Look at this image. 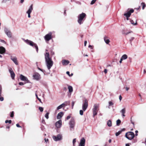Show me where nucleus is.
Instances as JSON below:
<instances>
[{"label":"nucleus","instance_id":"obj_7","mask_svg":"<svg viewBox=\"0 0 146 146\" xmlns=\"http://www.w3.org/2000/svg\"><path fill=\"white\" fill-rule=\"evenodd\" d=\"M52 33L50 32L48 34L44 36V38L46 42L48 41L52 38Z\"/></svg>","mask_w":146,"mask_h":146},{"label":"nucleus","instance_id":"obj_17","mask_svg":"<svg viewBox=\"0 0 146 146\" xmlns=\"http://www.w3.org/2000/svg\"><path fill=\"white\" fill-rule=\"evenodd\" d=\"M11 59L16 65H18V63L17 60V58L16 57L11 56Z\"/></svg>","mask_w":146,"mask_h":146},{"label":"nucleus","instance_id":"obj_41","mask_svg":"<svg viewBox=\"0 0 146 146\" xmlns=\"http://www.w3.org/2000/svg\"><path fill=\"white\" fill-rule=\"evenodd\" d=\"M130 33V32H127V33H124L123 32V34H124L125 35H128L129 33Z\"/></svg>","mask_w":146,"mask_h":146},{"label":"nucleus","instance_id":"obj_36","mask_svg":"<svg viewBox=\"0 0 146 146\" xmlns=\"http://www.w3.org/2000/svg\"><path fill=\"white\" fill-rule=\"evenodd\" d=\"M12 122L11 120H6L5 121V123H11Z\"/></svg>","mask_w":146,"mask_h":146},{"label":"nucleus","instance_id":"obj_47","mask_svg":"<svg viewBox=\"0 0 146 146\" xmlns=\"http://www.w3.org/2000/svg\"><path fill=\"white\" fill-rule=\"evenodd\" d=\"M16 126L18 127H21L20 126L19 124L17 123L16 124Z\"/></svg>","mask_w":146,"mask_h":146},{"label":"nucleus","instance_id":"obj_39","mask_svg":"<svg viewBox=\"0 0 146 146\" xmlns=\"http://www.w3.org/2000/svg\"><path fill=\"white\" fill-rule=\"evenodd\" d=\"M39 110L40 111L42 112L43 111V108H42L41 107H39Z\"/></svg>","mask_w":146,"mask_h":146},{"label":"nucleus","instance_id":"obj_59","mask_svg":"<svg viewBox=\"0 0 146 146\" xmlns=\"http://www.w3.org/2000/svg\"><path fill=\"white\" fill-rule=\"evenodd\" d=\"M125 146H129V144H126L125 145Z\"/></svg>","mask_w":146,"mask_h":146},{"label":"nucleus","instance_id":"obj_6","mask_svg":"<svg viewBox=\"0 0 146 146\" xmlns=\"http://www.w3.org/2000/svg\"><path fill=\"white\" fill-rule=\"evenodd\" d=\"M125 137L127 139L131 140L134 137V133L132 132H128L126 133Z\"/></svg>","mask_w":146,"mask_h":146},{"label":"nucleus","instance_id":"obj_40","mask_svg":"<svg viewBox=\"0 0 146 146\" xmlns=\"http://www.w3.org/2000/svg\"><path fill=\"white\" fill-rule=\"evenodd\" d=\"M45 142L47 143L48 142V139H46V138L44 139Z\"/></svg>","mask_w":146,"mask_h":146},{"label":"nucleus","instance_id":"obj_52","mask_svg":"<svg viewBox=\"0 0 146 146\" xmlns=\"http://www.w3.org/2000/svg\"><path fill=\"white\" fill-rule=\"evenodd\" d=\"M135 132L136 133V134H135V135L136 136H137V133H138V131H137V130H136L135 131Z\"/></svg>","mask_w":146,"mask_h":146},{"label":"nucleus","instance_id":"obj_5","mask_svg":"<svg viewBox=\"0 0 146 146\" xmlns=\"http://www.w3.org/2000/svg\"><path fill=\"white\" fill-rule=\"evenodd\" d=\"M99 108V105L98 104H95L94 105L92 109L93 115L94 117L97 114Z\"/></svg>","mask_w":146,"mask_h":146},{"label":"nucleus","instance_id":"obj_29","mask_svg":"<svg viewBox=\"0 0 146 146\" xmlns=\"http://www.w3.org/2000/svg\"><path fill=\"white\" fill-rule=\"evenodd\" d=\"M130 22L131 24L134 25H136L137 24L136 20H135V21H134L133 20H131L130 21Z\"/></svg>","mask_w":146,"mask_h":146},{"label":"nucleus","instance_id":"obj_38","mask_svg":"<svg viewBox=\"0 0 146 146\" xmlns=\"http://www.w3.org/2000/svg\"><path fill=\"white\" fill-rule=\"evenodd\" d=\"M96 0H92L91 3V5L93 4L96 2Z\"/></svg>","mask_w":146,"mask_h":146},{"label":"nucleus","instance_id":"obj_44","mask_svg":"<svg viewBox=\"0 0 146 146\" xmlns=\"http://www.w3.org/2000/svg\"><path fill=\"white\" fill-rule=\"evenodd\" d=\"M71 117V116L70 115H68V116L67 117H66V119L67 120H68L69 119H70V118Z\"/></svg>","mask_w":146,"mask_h":146},{"label":"nucleus","instance_id":"obj_56","mask_svg":"<svg viewBox=\"0 0 146 146\" xmlns=\"http://www.w3.org/2000/svg\"><path fill=\"white\" fill-rule=\"evenodd\" d=\"M111 139H110L109 140V143H111Z\"/></svg>","mask_w":146,"mask_h":146},{"label":"nucleus","instance_id":"obj_51","mask_svg":"<svg viewBox=\"0 0 146 146\" xmlns=\"http://www.w3.org/2000/svg\"><path fill=\"white\" fill-rule=\"evenodd\" d=\"M122 97L121 95H120L119 97V99L120 101L122 99Z\"/></svg>","mask_w":146,"mask_h":146},{"label":"nucleus","instance_id":"obj_16","mask_svg":"<svg viewBox=\"0 0 146 146\" xmlns=\"http://www.w3.org/2000/svg\"><path fill=\"white\" fill-rule=\"evenodd\" d=\"M9 72L10 73L11 76L12 78V79L13 80L15 78V74L11 68H10L9 69Z\"/></svg>","mask_w":146,"mask_h":146},{"label":"nucleus","instance_id":"obj_42","mask_svg":"<svg viewBox=\"0 0 146 146\" xmlns=\"http://www.w3.org/2000/svg\"><path fill=\"white\" fill-rule=\"evenodd\" d=\"M19 84L20 85H23L24 84L23 82H21L19 83Z\"/></svg>","mask_w":146,"mask_h":146},{"label":"nucleus","instance_id":"obj_8","mask_svg":"<svg viewBox=\"0 0 146 146\" xmlns=\"http://www.w3.org/2000/svg\"><path fill=\"white\" fill-rule=\"evenodd\" d=\"M134 12V10L133 9H131L129 11H127V12L124 14V15L126 17L127 20H128V18L130 17L131 13Z\"/></svg>","mask_w":146,"mask_h":146},{"label":"nucleus","instance_id":"obj_3","mask_svg":"<svg viewBox=\"0 0 146 146\" xmlns=\"http://www.w3.org/2000/svg\"><path fill=\"white\" fill-rule=\"evenodd\" d=\"M88 101L86 99H85L83 102L82 106L83 110H80V113L81 115H82L83 114V111H85L88 108Z\"/></svg>","mask_w":146,"mask_h":146},{"label":"nucleus","instance_id":"obj_10","mask_svg":"<svg viewBox=\"0 0 146 146\" xmlns=\"http://www.w3.org/2000/svg\"><path fill=\"white\" fill-rule=\"evenodd\" d=\"M33 77L34 79L36 80H39L41 78L40 75L37 72H35L34 73L33 75Z\"/></svg>","mask_w":146,"mask_h":146},{"label":"nucleus","instance_id":"obj_60","mask_svg":"<svg viewBox=\"0 0 146 146\" xmlns=\"http://www.w3.org/2000/svg\"><path fill=\"white\" fill-rule=\"evenodd\" d=\"M42 123H44V119H42Z\"/></svg>","mask_w":146,"mask_h":146},{"label":"nucleus","instance_id":"obj_11","mask_svg":"<svg viewBox=\"0 0 146 146\" xmlns=\"http://www.w3.org/2000/svg\"><path fill=\"white\" fill-rule=\"evenodd\" d=\"M53 139L56 141L60 140L62 138V136L60 134L56 136H53L52 137Z\"/></svg>","mask_w":146,"mask_h":146},{"label":"nucleus","instance_id":"obj_32","mask_svg":"<svg viewBox=\"0 0 146 146\" xmlns=\"http://www.w3.org/2000/svg\"><path fill=\"white\" fill-rule=\"evenodd\" d=\"M121 133V131H118V132H116V133H115V135L116 136H118V135H119L120 134V133Z\"/></svg>","mask_w":146,"mask_h":146},{"label":"nucleus","instance_id":"obj_64","mask_svg":"<svg viewBox=\"0 0 146 146\" xmlns=\"http://www.w3.org/2000/svg\"><path fill=\"white\" fill-rule=\"evenodd\" d=\"M26 104L27 105H28L29 104V103H26Z\"/></svg>","mask_w":146,"mask_h":146},{"label":"nucleus","instance_id":"obj_35","mask_svg":"<svg viewBox=\"0 0 146 146\" xmlns=\"http://www.w3.org/2000/svg\"><path fill=\"white\" fill-rule=\"evenodd\" d=\"M35 95H36V98H37V99H38V100H39V101L41 103H42L41 101V99L39 98L38 96V95H37V94H35Z\"/></svg>","mask_w":146,"mask_h":146},{"label":"nucleus","instance_id":"obj_9","mask_svg":"<svg viewBox=\"0 0 146 146\" xmlns=\"http://www.w3.org/2000/svg\"><path fill=\"white\" fill-rule=\"evenodd\" d=\"M20 78L21 81H25V84L29 82V81L28 78L26 76L23 75L22 74H20Z\"/></svg>","mask_w":146,"mask_h":146},{"label":"nucleus","instance_id":"obj_1","mask_svg":"<svg viewBox=\"0 0 146 146\" xmlns=\"http://www.w3.org/2000/svg\"><path fill=\"white\" fill-rule=\"evenodd\" d=\"M44 55L46 64L48 69L49 70L48 74H49L50 72V69L52 66L54 62L52 60L51 58L50 57L48 52H46Z\"/></svg>","mask_w":146,"mask_h":146},{"label":"nucleus","instance_id":"obj_31","mask_svg":"<svg viewBox=\"0 0 146 146\" xmlns=\"http://www.w3.org/2000/svg\"><path fill=\"white\" fill-rule=\"evenodd\" d=\"M49 113L48 112L45 115V117L47 119H48V115Z\"/></svg>","mask_w":146,"mask_h":146},{"label":"nucleus","instance_id":"obj_18","mask_svg":"<svg viewBox=\"0 0 146 146\" xmlns=\"http://www.w3.org/2000/svg\"><path fill=\"white\" fill-rule=\"evenodd\" d=\"M85 140L84 138H82L81 140L79 146H84L85 143Z\"/></svg>","mask_w":146,"mask_h":146},{"label":"nucleus","instance_id":"obj_43","mask_svg":"<svg viewBox=\"0 0 146 146\" xmlns=\"http://www.w3.org/2000/svg\"><path fill=\"white\" fill-rule=\"evenodd\" d=\"M134 39V38L133 37H131L130 38V41L131 42Z\"/></svg>","mask_w":146,"mask_h":146},{"label":"nucleus","instance_id":"obj_13","mask_svg":"<svg viewBox=\"0 0 146 146\" xmlns=\"http://www.w3.org/2000/svg\"><path fill=\"white\" fill-rule=\"evenodd\" d=\"M55 125L57 128H60L61 127L62 125V121L60 120L56 122Z\"/></svg>","mask_w":146,"mask_h":146},{"label":"nucleus","instance_id":"obj_61","mask_svg":"<svg viewBox=\"0 0 146 146\" xmlns=\"http://www.w3.org/2000/svg\"><path fill=\"white\" fill-rule=\"evenodd\" d=\"M73 75V74L72 73L71 74H70V75H69V76H72Z\"/></svg>","mask_w":146,"mask_h":146},{"label":"nucleus","instance_id":"obj_2","mask_svg":"<svg viewBox=\"0 0 146 146\" xmlns=\"http://www.w3.org/2000/svg\"><path fill=\"white\" fill-rule=\"evenodd\" d=\"M86 16V14L84 13H82L80 14L78 17V22L80 25L83 23Z\"/></svg>","mask_w":146,"mask_h":146},{"label":"nucleus","instance_id":"obj_14","mask_svg":"<svg viewBox=\"0 0 146 146\" xmlns=\"http://www.w3.org/2000/svg\"><path fill=\"white\" fill-rule=\"evenodd\" d=\"M74 121L73 119H71L69 123V124L70 125V128H73L74 127Z\"/></svg>","mask_w":146,"mask_h":146},{"label":"nucleus","instance_id":"obj_4","mask_svg":"<svg viewBox=\"0 0 146 146\" xmlns=\"http://www.w3.org/2000/svg\"><path fill=\"white\" fill-rule=\"evenodd\" d=\"M23 40L25 42L28 44H29L33 47H35L36 49L37 52H38V46L36 44L34 43L32 41L28 39L25 40L24 39H23Z\"/></svg>","mask_w":146,"mask_h":146},{"label":"nucleus","instance_id":"obj_25","mask_svg":"<svg viewBox=\"0 0 146 146\" xmlns=\"http://www.w3.org/2000/svg\"><path fill=\"white\" fill-rule=\"evenodd\" d=\"M127 58V55L124 54L121 57V58L123 60H125Z\"/></svg>","mask_w":146,"mask_h":146},{"label":"nucleus","instance_id":"obj_37","mask_svg":"<svg viewBox=\"0 0 146 146\" xmlns=\"http://www.w3.org/2000/svg\"><path fill=\"white\" fill-rule=\"evenodd\" d=\"M14 116V112L12 111L11 112L10 117H13Z\"/></svg>","mask_w":146,"mask_h":146},{"label":"nucleus","instance_id":"obj_50","mask_svg":"<svg viewBox=\"0 0 146 146\" xmlns=\"http://www.w3.org/2000/svg\"><path fill=\"white\" fill-rule=\"evenodd\" d=\"M107 70L106 69H105L104 71V72H105V74H106L107 73Z\"/></svg>","mask_w":146,"mask_h":146},{"label":"nucleus","instance_id":"obj_49","mask_svg":"<svg viewBox=\"0 0 146 146\" xmlns=\"http://www.w3.org/2000/svg\"><path fill=\"white\" fill-rule=\"evenodd\" d=\"M38 69L39 70L42 71V72H44V71H43L42 69L39 68H38Z\"/></svg>","mask_w":146,"mask_h":146},{"label":"nucleus","instance_id":"obj_12","mask_svg":"<svg viewBox=\"0 0 146 146\" xmlns=\"http://www.w3.org/2000/svg\"><path fill=\"white\" fill-rule=\"evenodd\" d=\"M4 31L5 34L9 38H11L12 34L11 32L7 29V28H5L4 29Z\"/></svg>","mask_w":146,"mask_h":146},{"label":"nucleus","instance_id":"obj_15","mask_svg":"<svg viewBox=\"0 0 146 146\" xmlns=\"http://www.w3.org/2000/svg\"><path fill=\"white\" fill-rule=\"evenodd\" d=\"M33 9V5H31L27 12V13L28 14V17L29 18H30L31 17L30 13L31 12Z\"/></svg>","mask_w":146,"mask_h":146},{"label":"nucleus","instance_id":"obj_46","mask_svg":"<svg viewBox=\"0 0 146 146\" xmlns=\"http://www.w3.org/2000/svg\"><path fill=\"white\" fill-rule=\"evenodd\" d=\"M74 104V102L73 101L72 102V108H73Z\"/></svg>","mask_w":146,"mask_h":146},{"label":"nucleus","instance_id":"obj_26","mask_svg":"<svg viewBox=\"0 0 146 146\" xmlns=\"http://www.w3.org/2000/svg\"><path fill=\"white\" fill-rule=\"evenodd\" d=\"M69 92L70 93H71L73 91V88L72 86H69L68 87Z\"/></svg>","mask_w":146,"mask_h":146},{"label":"nucleus","instance_id":"obj_28","mask_svg":"<svg viewBox=\"0 0 146 146\" xmlns=\"http://www.w3.org/2000/svg\"><path fill=\"white\" fill-rule=\"evenodd\" d=\"M104 41L107 44H108L110 42L109 40V39H107L106 37H104Z\"/></svg>","mask_w":146,"mask_h":146},{"label":"nucleus","instance_id":"obj_30","mask_svg":"<svg viewBox=\"0 0 146 146\" xmlns=\"http://www.w3.org/2000/svg\"><path fill=\"white\" fill-rule=\"evenodd\" d=\"M121 122V121L120 119H118L116 121V125H117L118 126L119 125L120 123Z\"/></svg>","mask_w":146,"mask_h":146},{"label":"nucleus","instance_id":"obj_48","mask_svg":"<svg viewBox=\"0 0 146 146\" xmlns=\"http://www.w3.org/2000/svg\"><path fill=\"white\" fill-rule=\"evenodd\" d=\"M87 43V41H85L84 42V45L85 46H86Z\"/></svg>","mask_w":146,"mask_h":146},{"label":"nucleus","instance_id":"obj_45","mask_svg":"<svg viewBox=\"0 0 146 146\" xmlns=\"http://www.w3.org/2000/svg\"><path fill=\"white\" fill-rule=\"evenodd\" d=\"M0 41H1V42H3V43H6V42H5V41L4 40H3L1 39Z\"/></svg>","mask_w":146,"mask_h":146},{"label":"nucleus","instance_id":"obj_27","mask_svg":"<svg viewBox=\"0 0 146 146\" xmlns=\"http://www.w3.org/2000/svg\"><path fill=\"white\" fill-rule=\"evenodd\" d=\"M109 106H108V108L109 109L110 108V106H112L114 104L111 101H109L108 102Z\"/></svg>","mask_w":146,"mask_h":146},{"label":"nucleus","instance_id":"obj_58","mask_svg":"<svg viewBox=\"0 0 146 146\" xmlns=\"http://www.w3.org/2000/svg\"><path fill=\"white\" fill-rule=\"evenodd\" d=\"M88 47L89 48H92V46L91 45H89L88 46Z\"/></svg>","mask_w":146,"mask_h":146},{"label":"nucleus","instance_id":"obj_34","mask_svg":"<svg viewBox=\"0 0 146 146\" xmlns=\"http://www.w3.org/2000/svg\"><path fill=\"white\" fill-rule=\"evenodd\" d=\"M141 5L142 6L143 9L145 7V4L144 3H141Z\"/></svg>","mask_w":146,"mask_h":146},{"label":"nucleus","instance_id":"obj_24","mask_svg":"<svg viewBox=\"0 0 146 146\" xmlns=\"http://www.w3.org/2000/svg\"><path fill=\"white\" fill-rule=\"evenodd\" d=\"M107 124L108 126L111 127L112 125L111 121L110 120H108L107 122Z\"/></svg>","mask_w":146,"mask_h":146},{"label":"nucleus","instance_id":"obj_20","mask_svg":"<svg viewBox=\"0 0 146 146\" xmlns=\"http://www.w3.org/2000/svg\"><path fill=\"white\" fill-rule=\"evenodd\" d=\"M5 52V48L2 47L1 46L0 47V53L1 54H3Z\"/></svg>","mask_w":146,"mask_h":146},{"label":"nucleus","instance_id":"obj_57","mask_svg":"<svg viewBox=\"0 0 146 146\" xmlns=\"http://www.w3.org/2000/svg\"><path fill=\"white\" fill-rule=\"evenodd\" d=\"M24 2V0H21V3H23Z\"/></svg>","mask_w":146,"mask_h":146},{"label":"nucleus","instance_id":"obj_63","mask_svg":"<svg viewBox=\"0 0 146 146\" xmlns=\"http://www.w3.org/2000/svg\"><path fill=\"white\" fill-rule=\"evenodd\" d=\"M51 54L52 55H53L54 54V52H51Z\"/></svg>","mask_w":146,"mask_h":146},{"label":"nucleus","instance_id":"obj_62","mask_svg":"<svg viewBox=\"0 0 146 146\" xmlns=\"http://www.w3.org/2000/svg\"><path fill=\"white\" fill-rule=\"evenodd\" d=\"M146 72V71L144 69V73H145Z\"/></svg>","mask_w":146,"mask_h":146},{"label":"nucleus","instance_id":"obj_33","mask_svg":"<svg viewBox=\"0 0 146 146\" xmlns=\"http://www.w3.org/2000/svg\"><path fill=\"white\" fill-rule=\"evenodd\" d=\"M76 142V139L75 138L73 139L72 141L73 145V146H75V143Z\"/></svg>","mask_w":146,"mask_h":146},{"label":"nucleus","instance_id":"obj_21","mask_svg":"<svg viewBox=\"0 0 146 146\" xmlns=\"http://www.w3.org/2000/svg\"><path fill=\"white\" fill-rule=\"evenodd\" d=\"M66 105L65 104V103H63L57 108V110H59Z\"/></svg>","mask_w":146,"mask_h":146},{"label":"nucleus","instance_id":"obj_19","mask_svg":"<svg viewBox=\"0 0 146 146\" xmlns=\"http://www.w3.org/2000/svg\"><path fill=\"white\" fill-rule=\"evenodd\" d=\"M64 113L62 112H60L57 115V118L58 119H60L63 116Z\"/></svg>","mask_w":146,"mask_h":146},{"label":"nucleus","instance_id":"obj_53","mask_svg":"<svg viewBox=\"0 0 146 146\" xmlns=\"http://www.w3.org/2000/svg\"><path fill=\"white\" fill-rule=\"evenodd\" d=\"M66 73L69 76V75H70V72L69 71H67L66 72Z\"/></svg>","mask_w":146,"mask_h":146},{"label":"nucleus","instance_id":"obj_55","mask_svg":"<svg viewBox=\"0 0 146 146\" xmlns=\"http://www.w3.org/2000/svg\"><path fill=\"white\" fill-rule=\"evenodd\" d=\"M125 88L127 91H128L129 89V88L127 87H126Z\"/></svg>","mask_w":146,"mask_h":146},{"label":"nucleus","instance_id":"obj_22","mask_svg":"<svg viewBox=\"0 0 146 146\" xmlns=\"http://www.w3.org/2000/svg\"><path fill=\"white\" fill-rule=\"evenodd\" d=\"M69 62V61L65 60H63L62 61V63L64 65H66L68 64Z\"/></svg>","mask_w":146,"mask_h":146},{"label":"nucleus","instance_id":"obj_23","mask_svg":"<svg viewBox=\"0 0 146 146\" xmlns=\"http://www.w3.org/2000/svg\"><path fill=\"white\" fill-rule=\"evenodd\" d=\"M120 112L122 114V116L123 117H125V108H123L122 109L121 111H120Z\"/></svg>","mask_w":146,"mask_h":146},{"label":"nucleus","instance_id":"obj_54","mask_svg":"<svg viewBox=\"0 0 146 146\" xmlns=\"http://www.w3.org/2000/svg\"><path fill=\"white\" fill-rule=\"evenodd\" d=\"M123 60L121 58L120 59V60L119 61V63H122V61Z\"/></svg>","mask_w":146,"mask_h":146}]
</instances>
